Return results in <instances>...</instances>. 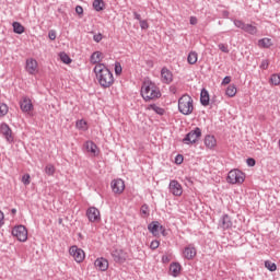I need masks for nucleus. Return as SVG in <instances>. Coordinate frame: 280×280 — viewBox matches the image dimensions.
<instances>
[{
  "instance_id": "nucleus-40",
  "label": "nucleus",
  "mask_w": 280,
  "mask_h": 280,
  "mask_svg": "<svg viewBox=\"0 0 280 280\" xmlns=\"http://www.w3.org/2000/svg\"><path fill=\"white\" fill-rule=\"evenodd\" d=\"M159 246H161V242H159V241H152L151 242V244H150V248L152 249V250H156V248H159Z\"/></svg>"
},
{
  "instance_id": "nucleus-42",
  "label": "nucleus",
  "mask_w": 280,
  "mask_h": 280,
  "mask_svg": "<svg viewBox=\"0 0 280 280\" xmlns=\"http://www.w3.org/2000/svg\"><path fill=\"white\" fill-rule=\"evenodd\" d=\"M140 27L141 30H148L150 27V25H148V21L145 20H140Z\"/></svg>"
},
{
  "instance_id": "nucleus-14",
  "label": "nucleus",
  "mask_w": 280,
  "mask_h": 280,
  "mask_svg": "<svg viewBox=\"0 0 280 280\" xmlns=\"http://www.w3.org/2000/svg\"><path fill=\"white\" fill-rule=\"evenodd\" d=\"M1 135L7 139V141L12 142L14 141V138L12 137V129H10V126L8 124L3 122L0 126Z\"/></svg>"
},
{
  "instance_id": "nucleus-17",
  "label": "nucleus",
  "mask_w": 280,
  "mask_h": 280,
  "mask_svg": "<svg viewBox=\"0 0 280 280\" xmlns=\"http://www.w3.org/2000/svg\"><path fill=\"white\" fill-rule=\"evenodd\" d=\"M36 69H38V61L36 59H27L26 60V71L30 75H34L36 73Z\"/></svg>"
},
{
  "instance_id": "nucleus-38",
  "label": "nucleus",
  "mask_w": 280,
  "mask_h": 280,
  "mask_svg": "<svg viewBox=\"0 0 280 280\" xmlns=\"http://www.w3.org/2000/svg\"><path fill=\"white\" fill-rule=\"evenodd\" d=\"M218 47H219V49H220V51H222L223 54H229V46L228 45H225V44H219L218 45Z\"/></svg>"
},
{
  "instance_id": "nucleus-35",
  "label": "nucleus",
  "mask_w": 280,
  "mask_h": 280,
  "mask_svg": "<svg viewBox=\"0 0 280 280\" xmlns=\"http://www.w3.org/2000/svg\"><path fill=\"white\" fill-rule=\"evenodd\" d=\"M8 115V105L0 104V117H5Z\"/></svg>"
},
{
  "instance_id": "nucleus-13",
  "label": "nucleus",
  "mask_w": 280,
  "mask_h": 280,
  "mask_svg": "<svg viewBox=\"0 0 280 280\" xmlns=\"http://www.w3.org/2000/svg\"><path fill=\"white\" fill-rule=\"evenodd\" d=\"M112 189L114 194H124V190L126 189V184L122 179H114L112 180Z\"/></svg>"
},
{
  "instance_id": "nucleus-52",
  "label": "nucleus",
  "mask_w": 280,
  "mask_h": 280,
  "mask_svg": "<svg viewBox=\"0 0 280 280\" xmlns=\"http://www.w3.org/2000/svg\"><path fill=\"white\" fill-rule=\"evenodd\" d=\"M133 16L137 21L141 22V14L133 12Z\"/></svg>"
},
{
  "instance_id": "nucleus-37",
  "label": "nucleus",
  "mask_w": 280,
  "mask_h": 280,
  "mask_svg": "<svg viewBox=\"0 0 280 280\" xmlns=\"http://www.w3.org/2000/svg\"><path fill=\"white\" fill-rule=\"evenodd\" d=\"M77 128H79V130H86V121L84 120L77 121Z\"/></svg>"
},
{
  "instance_id": "nucleus-16",
  "label": "nucleus",
  "mask_w": 280,
  "mask_h": 280,
  "mask_svg": "<svg viewBox=\"0 0 280 280\" xmlns=\"http://www.w3.org/2000/svg\"><path fill=\"white\" fill-rule=\"evenodd\" d=\"M161 78L164 84H170L172 83V80H174V75L172 74V71H170V69L167 68H162Z\"/></svg>"
},
{
  "instance_id": "nucleus-51",
  "label": "nucleus",
  "mask_w": 280,
  "mask_h": 280,
  "mask_svg": "<svg viewBox=\"0 0 280 280\" xmlns=\"http://www.w3.org/2000/svg\"><path fill=\"white\" fill-rule=\"evenodd\" d=\"M198 24V19L196 16L190 18V25H197Z\"/></svg>"
},
{
  "instance_id": "nucleus-15",
  "label": "nucleus",
  "mask_w": 280,
  "mask_h": 280,
  "mask_svg": "<svg viewBox=\"0 0 280 280\" xmlns=\"http://www.w3.org/2000/svg\"><path fill=\"white\" fill-rule=\"evenodd\" d=\"M20 107L23 113H30V110L34 108V105L32 104V100H30V97L24 96L20 102Z\"/></svg>"
},
{
  "instance_id": "nucleus-2",
  "label": "nucleus",
  "mask_w": 280,
  "mask_h": 280,
  "mask_svg": "<svg viewBox=\"0 0 280 280\" xmlns=\"http://www.w3.org/2000/svg\"><path fill=\"white\" fill-rule=\"evenodd\" d=\"M141 96L145 102L151 100H159L161 97V91L156 89V85L150 81H144L141 86Z\"/></svg>"
},
{
  "instance_id": "nucleus-6",
  "label": "nucleus",
  "mask_w": 280,
  "mask_h": 280,
  "mask_svg": "<svg viewBox=\"0 0 280 280\" xmlns=\"http://www.w3.org/2000/svg\"><path fill=\"white\" fill-rule=\"evenodd\" d=\"M13 237H16L19 242H27V228L25 225H18L12 230Z\"/></svg>"
},
{
  "instance_id": "nucleus-11",
  "label": "nucleus",
  "mask_w": 280,
  "mask_h": 280,
  "mask_svg": "<svg viewBox=\"0 0 280 280\" xmlns=\"http://www.w3.org/2000/svg\"><path fill=\"white\" fill-rule=\"evenodd\" d=\"M86 217L90 222H100L101 220L100 210L95 207H91L86 210Z\"/></svg>"
},
{
  "instance_id": "nucleus-23",
  "label": "nucleus",
  "mask_w": 280,
  "mask_h": 280,
  "mask_svg": "<svg viewBox=\"0 0 280 280\" xmlns=\"http://www.w3.org/2000/svg\"><path fill=\"white\" fill-rule=\"evenodd\" d=\"M92 65H100L102 62V51H94L90 58Z\"/></svg>"
},
{
  "instance_id": "nucleus-20",
  "label": "nucleus",
  "mask_w": 280,
  "mask_h": 280,
  "mask_svg": "<svg viewBox=\"0 0 280 280\" xmlns=\"http://www.w3.org/2000/svg\"><path fill=\"white\" fill-rule=\"evenodd\" d=\"M184 257L185 259H194L196 257V247L189 245L184 249Z\"/></svg>"
},
{
  "instance_id": "nucleus-22",
  "label": "nucleus",
  "mask_w": 280,
  "mask_h": 280,
  "mask_svg": "<svg viewBox=\"0 0 280 280\" xmlns=\"http://www.w3.org/2000/svg\"><path fill=\"white\" fill-rule=\"evenodd\" d=\"M170 272H171L172 277H178V275H180V264H178V262L171 264Z\"/></svg>"
},
{
  "instance_id": "nucleus-25",
  "label": "nucleus",
  "mask_w": 280,
  "mask_h": 280,
  "mask_svg": "<svg viewBox=\"0 0 280 280\" xmlns=\"http://www.w3.org/2000/svg\"><path fill=\"white\" fill-rule=\"evenodd\" d=\"M243 32L255 36V34H257V26H254L253 24H245Z\"/></svg>"
},
{
  "instance_id": "nucleus-4",
  "label": "nucleus",
  "mask_w": 280,
  "mask_h": 280,
  "mask_svg": "<svg viewBox=\"0 0 280 280\" xmlns=\"http://www.w3.org/2000/svg\"><path fill=\"white\" fill-rule=\"evenodd\" d=\"M200 137H202V130L200 129V127H197L185 136V138L183 139V143H185L186 145H191L194 143H197Z\"/></svg>"
},
{
  "instance_id": "nucleus-1",
  "label": "nucleus",
  "mask_w": 280,
  "mask_h": 280,
  "mask_svg": "<svg viewBox=\"0 0 280 280\" xmlns=\"http://www.w3.org/2000/svg\"><path fill=\"white\" fill-rule=\"evenodd\" d=\"M94 73L96 79L98 80V84L103 89H110L113 84H115V78L113 77V72L107 69L104 63H98L94 67Z\"/></svg>"
},
{
  "instance_id": "nucleus-24",
  "label": "nucleus",
  "mask_w": 280,
  "mask_h": 280,
  "mask_svg": "<svg viewBox=\"0 0 280 280\" xmlns=\"http://www.w3.org/2000/svg\"><path fill=\"white\" fill-rule=\"evenodd\" d=\"M85 148L88 152H91V154L97 156V144H95L93 141H88Z\"/></svg>"
},
{
  "instance_id": "nucleus-29",
  "label": "nucleus",
  "mask_w": 280,
  "mask_h": 280,
  "mask_svg": "<svg viewBox=\"0 0 280 280\" xmlns=\"http://www.w3.org/2000/svg\"><path fill=\"white\" fill-rule=\"evenodd\" d=\"M13 32L15 34H23V32H25V27L19 23V22H13Z\"/></svg>"
},
{
  "instance_id": "nucleus-5",
  "label": "nucleus",
  "mask_w": 280,
  "mask_h": 280,
  "mask_svg": "<svg viewBox=\"0 0 280 280\" xmlns=\"http://www.w3.org/2000/svg\"><path fill=\"white\" fill-rule=\"evenodd\" d=\"M244 178V173L237 168L230 171L228 174V183L231 185H242Z\"/></svg>"
},
{
  "instance_id": "nucleus-41",
  "label": "nucleus",
  "mask_w": 280,
  "mask_h": 280,
  "mask_svg": "<svg viewBox=\"0 0 280 280\" xmlns=\"http://www.w3.org/2000/svg\"><path fill=\"white\" fill-rule=\"evenodd\" d=\"M121 71H122L121 63L116 62L115 63V73H116V75H121Z\"/></svg>"
},
{
  "instance_id": "nucleus-8",
  "label": "nucleus",
  "mask_w": 280,
  "mask_h": 280,
  "mask_svg": "<svg viewBox=\"0 0 280 280\" xmlns=\"http://www.w3.org/2000/svg\"><path fill=\"white\" fill-rule=\"evenodd\" d=\"M69 253L77 261V264H82V261H84L85 255L82 248H78V246H71Z\"/></svg>"
},
{
  "instance_id": "nucleus-10",
  "label": "nucleus",
  "mask_w": 280,
  "mask_h": 280,
  "mask_svg": "<svg viewBox=\"0 0 280 280\" xmlns=\"http://www.w3.org/2000/svg\"><path fill=\"white\" fill-rule=\"evenodd\" d=\"M112 257L116 264H124L128 255L122 249H114L112 252Z\"/></svg>"
},
{
  "instance_id": "nucleus-3",
  "label": "nucleus",
  "mask_w": 280,
  "mask_h": 280,
  "mask_svg": "<svg viewBox=\"0 0 280 280\" xmlns=\"http://www.w3.org/2000/svg\"><path fill=\"white\" fill-rule=\"evenodd\" d=\"M178 110L182 115H191L194 113V98L188 94H184L178 100Z\"/></svg>"
},
{
  "instance_id": "nucleus-18",
  "label": "nucleus",
  "mask_w": 280,
  "mask_h": 280,
  "mask_svg": "<svg viewBox=\"0 0 280 280\" xmlns=\"http://www.w3.org/2000/svg\"><path fill=\"white\" fill-rule=\"evenodd\" d=\"M94 266L97 270H101V272H106V270H108V260L105 258H97Z\"/></svg>"
},
{
  "instance_id": "nucleus-53",
  "label": "nucleus",
  "mask_w": 280,
  "mask_h": 280,
  "mask_svg": "<svg viewBox=\"0 0 280 280\" xmlns=\"http://www.w3.org/2000/svg\"><path fill=\"white\" fill-rule=\"evenodd\" d=\"M3 219H4V215H3V213L0 211V226L3 224Z\"/></svg>"
},
{
  "instance_id": "nucleus-44",
  "label": "nucleus",
  "mask_w": 280,
  "mask_h": 280,
  "mask_svg": "<svg viewBox=\"0 0 280 280\" xmlns=\"http://www.w3.org/2000/svg\"><path fill=\"white\" fill-rule=\"evenodd\" d=\"M102 38H103L102 33L95 34V35L93 36V40H94L95 43H102Z\"/></svg>"
},
{
  "instance_id": "nucleus-9",
  "label": "nucleus",
  "mask_w": 280,
  "mask_h": 280,
  "mask_svg": "<svg viewBox=\"0 0 280 280\" xmlns=\"http://www.w3.org/2000/svg\"><path fill=\"white\" fill-rule=\"evenodd\" d=\"M168 189L173 196H183V186L176 179L171 180Z\"/></svg>"
},
{
  "instance_id": "nucleus-26",
  "label": "nucleus",
  "mask_w": 280,
  "mask_h": 280,
  "mask_svg": "<svg viewBox=\"0 0 280 280\" xmlns=\"http://www.w3.org/2000/svg\"><path fill=\"white\" fill-rule=\"evenodd\" d=\"M258 45L260 47H262L264 49H268L269 47H272V39H270V38L259 39Z\"/></svg>"
},
{
  "instance_id": "nucleus-32",
  "label": "nucleus",
  "mask_w": 280,
  "mask_h": 280,
  "mask_svg": "<svg viewBox=\"0 0 280 280\" xmlns=\"http://www.w3.org/2000/svg\"><path fill=\"white\" fill-rule=\"evenodd\" d=\"M59 57H60L61 62H63L65 65H71V57H69V55H67V52H60Z\"/></svg>"
},
{
  "instance_id": "nucleus-45",
  "label": "nucleus",
  "mask_w": 280,
  "mask_h": 280,
  "mask_svg": "<svg viewBox=\"0 0 280 280\" xmlns=\"http://www.w3.org/2000/svg\"><path fill=\"white\" fill-rule=\"evenodd\" d=\"M269 65H270V63L268 62V59H264V60L261 61V63H260V69L266 70V69H268Z\"/></svg>"
},
{
  "instance_id": "nucleus-49",
  "label": "nucleus",
  "mask_w": 280,
  "mask_h": 280,
  "mask_svg": "<svg viewBox=\"0 0 280 280\" xmlns=\"http://www.w3.org/2000/svg\"><path fill=\"white\" fill-rule=\"evenodd\" d=\"M48 38L50 40H56V31H49Z\"/></svg>"
},
{
  "instance_id": "nucleus-7",
  "label": "nucleus",
  "mask_w": 280,
  "mask_h": 280,
  "mask_svg": "<svg viewBox=\"0 0 280 280\" xmlns=\"http://www.w3.org/2000/svg\"><path fill=\"white\" fill-rule=\"evenodd\" d=\"M148 230L154 237H159V235H165V228L159 223V221H153L148 225Z\"/></svg>"
},
{
  "instance_id": "nucleus-31",
  "label": "nucleus",
  "mask_w": 280,
  "mask_h": 280,
  "mask_svg": "<svg viewBox=\"0 0 280 280\" xmlns=\"http://www.w3.org/2000/svg\"><path fill=\"white\" fill-rule=\"evenodd\" d=\"M149 110H154V113H156V115H165V109L156 106V104L149 105Z\"/></svg>"
},
{
  "instance_id": "nucleus-48",
  "label": "nucleus",
  "mask_w": 280,
  "mask_h": 280,
  "mask_svg": "<svg viewBox=\"0 0 280 280\" xmlns=\"http://www.w3.org/2000/svg\"><path fill=\"white\" fill-rule=\"evenodd\" d=\"M22 183H23L24 185H30V174L23 175V177H22Z\"/></svg>"
},
{
  "instance_id": "nucleus-43",
  "label": "nucleus",
  "mask_w": 280,
  "mask_h": 280,
  "mask_svg": "<svg viewBox=\"0 0 280 280\" xmlns=\"http://www.w3.org/2000/svg\"><path fill=\"white\" fill-rule=\"evenodd\" d=\"M246 163H247V165L249 166V167H255V165H256V161H255V159H253V158H248L247 160H246Z\"/></svg>"
},
{
  "instance_id": "nucleus-30",
  "label": "nucleus",
  "mask_w": 280,
  "mask_h": 280,
  "mask_svg": "<svg viewBox=\"0 0 280 280\" xmlns=\"http://www.w3.org/2000/svg\"><path fill=\"white\" fill-rule=\"evenodd\" d=\"M93 8L96 12H102L104 10V0H94Z\"/></svg>"
},
{
  "instance_id": "nucleus-39",
  "label": "nucleus",
  "mask_w": 280,
  "mask_h": 280,
  "mask_svg": "<svg viewBox=\"0 0 280 280\" xmlns=\"http://www.w3.org/2000/svg\"><path fill=\"white\" fill-rule=\"evenodd\" d=\"M148 209H149L148 205L144 203L141 206L140 212L142 213V215L144 217L150 215V212H148Z\"/></svg>"
},
{
  "instance_id": "nucleus-33",
  "label": "nucleus",
  "mask_w": 280,
  "mask_h": 280,
  "mask_svg": "<svg viewBox=\"0 0 280 280\" xmlns=\"http://www.w3.org/2000/svg\"><path fill=\"white\" fill-rule=\"evenodd\" d=\"M45 173L47 176H54V174H56V167L52 164H47L45 167Z\"/></svg>"
},
{
  "instance_id": "nucleus-34",
  "label": "nucleus",
  "mask_w": 280,
  "mask_h": 280,
  "mask_svg": "<svg viewBox=\"0 0 280 280\" xmlns=\"http://www.w3.org/2000/svg\"><path fill=\"white\" fill-rule=\"evenodd\" d=\"M265 268H267V270H269L270 272H275V270H277V264H275L270 260H266Z\"/></svg>"
},
{
  "instance_id": "nucleus-27",
  "label": "nucleus",
  "mask_w": 280,
  "mask_h": 280,
  "mask_svg": "<svg viewBox=\"0 0 280 280\" xmlns=\"http://www.w3.org/2000/svg\"><path fill=\"white\" fill-rule=\"evenodd\" d=\"M236 94H237V88L235 86V84L229 85L225 91V95H228V97H235Z\"/></svg>"
},
{
  "instance_id": "nucleus-36",
  "label": "nucleus",
  "mask_w": 280,
  "mask_h": 280,
  "mask_svg": "<svg viewBox=\"0 0 280 280\" xmlns=\"http://www.w3.org/2000/svg\"><path fill=\"white\" fill-rule=\"evenodd\" d=\"M235 27H238V30H244L246 26V23H244L242 20H234Z\"/></svg>"
},
{
  "instance_id": "nucleus-19",
  "label": "nucleus",
  "mask_w": 280,
  "mask_h": 280,
  "mask_svg": "<svg viewBox=\"0 0 280 280\" xmlns=\"http://www.w3.org/2000/svg\"><path fill=\"white\" fill-rule=\"evenodd\" d=\"M218 144V141L215 140L214 136L207 135L205 138V145L209 148V150H213L215 145Z\"/></svg>"
},
{
  "instance_id": "nucleus-12",
  "label": "nucleus",
  "mask_w": 280,
  "mask_h": 280,
  "mask_svg": "<svg viewBox=\"0 0 280 280\" xmlns=\"http://www.w3.org/2000/svg\"><path fill=\"white\" fill-rule=\"evenodd\" d=\"M220 229H223V231H229V229H233V221L231 220L229 214H224L221 217L219 221Z\"/></svg>"
},
{
  "instance_id": "nucleus-55",
  "label": "nucleus",
  "mask_w": 280,
  "mask_h": 280,
  "mask_svg": "<svg viewBox=\"0 0 280 280\" xmlns=\"http://www.w3.org/2000/svg\"><path fill=\"white\" fill-rule=\"evenodd\" d=\"M58 223H59V224H62V219H59V220H58Z\"/></svg>"
},
{
  "instance_id": "nucleus-50",
  "label": "nucleus",
  "mask_w": 280,
  "mask_h": 280,
  "mask_svg": "<svg viewBox=\"0 0 280 280\" xmlns=\"http://www.w3.org/2000/svg\"><path fill=\"white\" fill-rule=\"evenodd\" d=\"M223 85L231 84V77H225L222 81Z\"/></svg>"
},
{
  "instance_id": "nucleus-28",
  "label": "nucleus",
  "mask_w": 280,
  "mask_h": 280,
  "mask_svg": "<svg viewBox=\"0 0 280 280\" xmlns=\"http://www.w3.org/2000/svg\"><path fill=\"white\" fill-rule=\"evenodd\" d=\"M188 65H196L198 62V52L190 51L187 57Z\"/></svg>"
},
{
  "instance_id": "nucleus-46",
  "label": "nucleus",
  "mask_w": 280,
  "mask_h": 280,
  "mask_svg": "<svg viewBox=\"0 0 280 280\" xmlns=\"http://www.w3.org/2000/svg\"><path fill=\"white\" fill-rule=\"evenodd\" d=\"M75 12L79 14V16H82L84 14V9L81 5H77Z\"/></svg>"
},
{
  "instance_id": "nucleus-21",
  "label": "nucleus",
  "mask_w": 280,
  "mask_h": 280,
  "mask_svg": "<svg viewBox=\"0 0 280 280\" xmlns=\"http://www.w3.org/2000/svg\"><path fill=\"white\" fill-rule=\"evenodd\" d=\"M209 102H210L209 91H207V89H202L200 94L201 106H209Z\"/></svg>"
},
{
  "instance_id": "nucleus-54",
  "label": "nucleus",
  "mask_w": 280,
  "mask_h": 280,
  "mask_svg": "<svg viewBox=\"0 0 280 280\" xmlns=\"http://www.w3.org/2000/svg\"><path fill=\"white\" fill-rule=\"evenodd\" d=\"M11 213L14 215V214L16 213V209L13 208V209L11 210Z\"/></svg>"
},
{
  "instance_id": "nucleus-47",
  "label": "nucleus",
  "mask_w": 280,
  "mask_h": 280,
  "mask_svg": "<svg viewBox=\"0 0 280 280\" xmlns=\"http://www.w3.org/2000/svg\"><path fill=\"white\" fill-rule=\"evenodd\" d=\"M183 161H184L183 155H180V154L176 155V158H175L176 165H182Z\"/></svg>"
}]
</instances>
